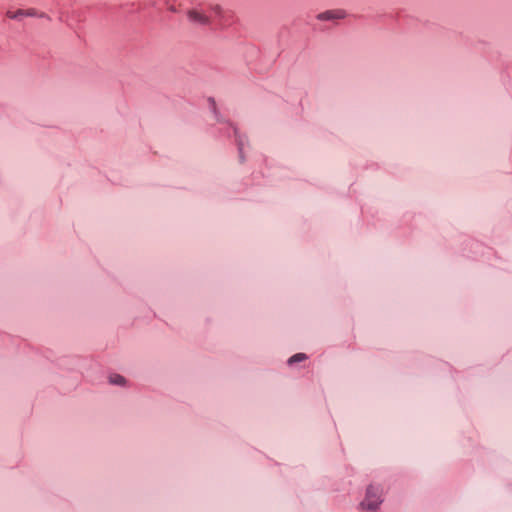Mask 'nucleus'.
<instances>
[{
	"label": "nucleus",
	"instance_id": "obj_5",
	"mask_svg": "<svg viewBox=\"0 0 512 512\" xmlns=\"http://www.w3.org/2000/svg\"><path fill=\"white\" fill-rule=\"evenodd\" d=\"M6 16L9 19H21L24 17V10L23 9H17V10H8L6 12Z\"/></svg>",
	"mask_w": 512,
	"mask_h": 512
},
{
	"label": "nucleus",
	"instance_id": "obj_4",
	"mask_svg": "<svg viewBox=\"0 0 512 512\" xmlns=\"http://www.w3.org/2000/svg\"><path fill=\"white\" fill-rule=\"evenodd\" d=\"M211 13H213L220 20H223L226 17V12L222 9V7L218 4L211 5L209 7Z\"/></svg>",
	"mask_w": 512,
	"mask_h": 512
},
{
	"label": "nucleus",
	"instance_id": "obj_6",
	"mask_svg": "<svg viewBox=\"0 0 512 512\" xmlns=\"http://www.w3.org/2000/svg\"><path fill=\"white\" fill-rule=\"evenodd\" d=\"M109 381L111 384H114V385H124L125 384V378L118 374L111 375L109 377Z\"/></svg>",
	"mask_w": 512,
	"mask_h": 512
},
{
	"label": "nucleus",
	"instance_id": "obj_2",
	"mask_svg": "<svg viewBox=\"0 0 512 512\" xmlns=\"http://www.w3.org/2000/svg\"><path fill=\"white\" fill-rule=\"evenodd\" d=\"M188 20L196 25L207 26L211 23V18L205 11L199 8H193L187 11Z\"/></svg>",
	"mask_w": 512,
	"mask_h": 512
},
{
	"label": "nucleus",
	"instance_id": "obj_8",
	"mask_svg": "<svg viewBox=\"0 0 512 512\" xmlns=\"http://www.w3.org/2000/svg\"><path fill=\"white\" fill-rule=\"evenodd\" d=\"M36 15H37V13H36L35 9L24 10V17H34Z\"/></svg>",
	"mask_w": 512,
	"mask_h": 512
},
{
	"label": "nucleus",
	"instance_id": "obj_7",
	"mask_svg": "<svg viewBox=\"0 0 512 512\" xmlns=\"http://www.w3.org/2000/svg\"><path fill=\"white\" fill-rule=\"evenodd\" d=\"M306 358H307L306 354H304V353H297V354L293 355L288 360V363L289 364H293V363H296V362L304 361V360H306Z\"/></svg>",
	"mask_w": 512,
	"mask_h": 512
},
{
	"label": "nucleus",
	"instance_id": "obj_1",
	"mask_svg": "<svg viewBox=\"0 0 512 512\" xmlns=\"http://www.w3.org/2000/svg\"><path fill=\"white\" fill-rule=\"evenodd\" d=\"M381 489L376 486H369L367 488L366 497L361 502L360 506L363 510L375 511L381 504Z\"/></svg>",
	"mask_w": 512,
	"mask_h": 512
},
{
	"label": "nucleus",
	"instance_id": "obj_3",
	"mask_svg": "<svg viewBox=\"0 0 512 512\" xmlns=\"http://www.w3.org/2000/svg\"><path fill=\"white\" fill-rule=\"evenodd\" d=\"M346 17V12L342 9L327 10L319 13L316 18L320 21H334Z\"/></svg>",
	"mask_w": 512,
	"mask_h": 512
}]
</instances>
